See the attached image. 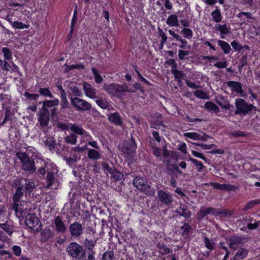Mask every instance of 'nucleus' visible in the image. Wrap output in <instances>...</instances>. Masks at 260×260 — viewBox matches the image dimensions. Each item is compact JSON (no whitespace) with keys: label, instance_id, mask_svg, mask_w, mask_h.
<instances>
[{"label":"nucleus","instance_id":"obj_49","mask_svg":"<svg viewBox=\"0 0 260 260\" xmlns=\"http://www.w3.org/2000/svg\"><path fill=\"white\" fill-rule=\"evenodd\" d=\"M182 231V236H187L191 230V227L188 223H184L183 225L180 227Z\"/></svg>","mask_w":260,"mask_h":260},{"label":"nucleus","instance_id":"obj_50","mask_svg":"<svg viewBox=\"0 0 260 260\" xmlns=\"http://www.w3.org/2000/svg\"><path fill=\"white\" fill-rule=\"evenodd\" d=\"M189 160L194 165H196V166L197 167V170L199 172H202V169L205 168V166L201 161H198V160L192 157H189Z\"/></svg>","mask_w":260,"mask_h":260},{"label":"nucleus","instance_id":"obj_63","mask_svg":"<svg viewBox=\"0 0 260 260\" xmlns=\"http://www.w3.org/2000/svg\"><path fill=\"white\" fill-rule=\"evenodd\" d=\"M231 45L235 51H240L243 49V46L241 45L236 41L231 42Z\"/></svg>","mask_w":260,"mask_h":260},{"label":"nucleus","instance_id":"obj_62","mask_svg":"<svg viewBox=\"0 0 260 260\" xmlns=\"http://www.w3.org/2000/svg\"><path fill=\"white\" fill-rule=\"evenodd\" d=\"M8 221H6L4 223H0V228L3 229L6 232H7L9 235H11L13 233V231L11 230V229L8 225Z\"/></svg>","mask_w":260,"mask_h":260},{"label":"nucleus","instance_id":"obj_5","mask_svg":"<svg viewBox=\"0 0 260 260\" xmlns=\"http://www.w3.org/2000/svg\"><path fill=\"white\" fill-rule=\"evenodd\" d=\"M104 90L108 94L115 95L117 92H135L134 90L127 89V86L125 84L120 85L115 83H111V84H105L103 86Z\"/></svg>","mask_w":260,"mask_h":260},{"label":"nucleus","instance_id":"obj_44","mask_svg":"<svg viewBox=\"0 0 260 260\" xmlns=\"http://www.w3.org/2000/svg\"><path fill=\"white\" fill-rule=\"evenodd\" d=\"M91 71L94 76L95 83L97 84L101 83L103 79L102 77L100 75L99 72L94 68H92Z\"/></svg>","mask_w":260,"mask_h":260},{"label":"nucleus","instance_id":"obj_42","mask_svg":"<svg viewBox=\"0 0 260 260\" xmlns=\"http://www.w3.org/2000/svg\"><path fill=\"white\" fill-rule=\"evenodd\" d=\"M88 157L93 160H97L100 158V153L95 149H89L88 151Z\"/></svg>","mask_w":260,"mask_h":260},{"label":"nucleus","instance_id":"obj_33","mask_svg":"<svg viewBox=\"0 0 260 260\" xmlns=\"http://www.w3.org/2000/svg\"><path fill=\"white\" fill-rule=\"evenodd\" d=\"M97 105L103 109H106L110 106L109 103L108 102L107 99L101 96L99 99L95 101Z\"/></svg>","mask_w":260,"mask_h":260},{"label":"nucleus","instance_id":"obj_56","mask_svg":"<svg viewBox=\"0 0 260 260\" xmlns=\"http://www.w3.org/2000/svg\"><path fill=\"white\" fill-rule=\"evenodd\" d=\"M181 34L186 38L191 39L192 37V31L190 28H184L181 31Z\"/></svg>","mask_w":260,"mask_h":260},{"label":"nucleus","instance_id":"obj_8","mask_svg":"<svg viewBox=\"0 0 260 260\" xmlns=\"http://www.w3.org/2000/svg\"><path fill=\"white\" fill-rule=\"evenodd\" d=\"M25 224L31 230H35V228H36L37 232H39L42 226L41 222L35 214H27L25 217Z\"/></svg>","mask_w":260,"mask_h":260},{"label":"nucleus","instance_id":"obj_39","mask_svg":"<svg viewBox=\"0 0 260 260\" xmlns=\"http://www.w3.org/2000/svg\"><path fill=\"white\" fill-rule=\"evenodd\" d=\"M69 125H71L70 127V129L75 134L79 135H83L84 134V131L80 126L76 124H70Z\"/></svg>","mask_w":260,"mask_h":260},{"label":"nucleus","instance_id":"obj_61","mask_svg":"<svg viewBox=\"0 0 260 260\" xmlns=\"http://www.w3.org/2000/svg\"><path fill=\"white\" fill-rule=\"evenodd\" d=\"M24 96L26 97L27 99H30L32 100L37 101L38 98L40 97V94L36 93H30L28 92H25Z\"/></svg>","mask_w":260,"mask_h":260},{"label":"nucleus","instance_id":"obj_45","mask_svg":"<svg viewBox=\"0 0 260 260\" xmlns=\"http://www.w3.org/2000/svg\"><path fill=\"white\" fill-rule=\"evenodd\" d=\"M65 142L72 145H75L77 142V136L74 134H71L64 138Z\"/></svg>","mask_w":260,"mask_h":260},{"label":"nucleus","instance_id":"obj_14","mask_svg":"<svg viewBox=\"0 0 260 260\" xmlns=\"http://www.w3.org/2000/svg\"><path fill=\"white\" fill-rule=\"evenodd\" d=\"M52 224L54 225V228L57 232L62 234L66 232L67 228L62 219L59 216L55 217L52 221Z\"/></svg>","mask_w":260,"mask_h":260},{"label":"nucleus","instance_id":"obj_36","mask_svg":"<svg viewBox=\"0 0 260 260\" xmlns=\"http://www.w3.org/2000/svg\"><path fill=\"white\" fill-rule=\"evenodd\" d=\"M205 108L209 111H213L215 113H218L220 111L218 107L212 102H207L205 104Z\"/></svg>","mask_w":260,"mask_h":260},{"label":"nucleus","instance_id":"obj_17","mask_svg":"<svg viewBox=\"0 0 260 260\" xmlns=\"http://www.w3.org/2000/svg\"><path fill=\"white\" fill-rule=\"evenodd\" d=\"M83 90L87 96L92 99L98 98L95 89L88 82H84Z\"/></svg>","mask_w":260,"mask_h":260},{"label":"nucleus","instance_id":"obj_13","mask_svg":"<svg viewBox=\"0 0 260 260\" xmlns=\"http://www.w3.org/2000/svg\"><path fill=\"white\" fill-rule=\"evenodd\" d=\"M157 197L161 204L167 206H170L173 202L172 194L163 190H159L158 192Z\"/></svg>","mask_w":260,"mask_h":260},{"label":"nucleus","instance_id":"obj_19","mask_svg":"<svg viewBox=\"0 0 260 260\" xmlns=\"http://www.w3.org/2000/svg\"><path fill=\"white\" fill-rule=\"evenodd\" d=\"M215 101L221 108L226 110H230L231 112L233 111L234 109L233 106L231 105L229 102L223 96L217 97L215 99Z\"/></svg>","mask_w":260,"mask_h":260},{"label":"nucleus","instance_id":"obj_43","mask_svg":"<svg viewBox=\"0 0 260 260\" xmlns=\"http://www.w3.org/2000/svg\"><path fill=\"white\" fill-rule=\"evenodd\" d=\"M111 177L114 179L115 181L120 180L123 178V174L118 172L116 169H114L110 173Z\"/></svg>","mask_w":260,"mask_h":260},{"label":"nucleus","instance_id":"obj_64","mask_svg":"<svg viewBox=\"0 0 260 260\" xmlns=\"http://www.w3.org/2000/svg\"><path fill=\"white\" fill-rule=\"evenodd\" d=\"M64 159L66 161L67 163L68 164V165L72 168H75L77 167L75 164L76 162L75 159H73L71 157H64Z\"/></svg>","mask_w":260,"mask_h":260},{"label":"nucleus","instance_id":"obj_55","mask_svg":"<svg viewBox=\"0 0 260 260\" xmlns=\"http://www.w3.org/2000/svg\"><path fill=\"white\" fill-rule=\"evenodd\" d=\"M95 252L93 250L88 251L87 255L86 253L84 256L81 258V260H95L94 254Z\"/></svg>","mask_w":260,"mask_h":260},{"label":"nucleus","instance_id":"obj_30","mask_svg":"<svg viewBox=\"0 0 260 260\" xmlns=\"http://www.w3.org/2000/svg\"><path fill=\"white\" fill-rule=\"evenodd\" d=\"M59 102L57 99L44 101L42 102L43 106L42 108L48 109V108L57 106L59 105Z\"/></svg>","mask_w":260,"mask_h":260},{"label":"nucleus","instance_id":"obj_15","mask_svg":"<svg viewBox=\"0 0 260 260\" xmlns=\"http://www.w3.org/2000/svg\"><path fill=\"white\" fill-rule=\"evenodd\" d=\"M41 233V241L42 242H46L50 239H52L54 236V232L50 228H45L41 230L40 229Z\"/></svg>","mask_w":260,"mask_h":260},{"label":"nucleus","instance_id":"obj_60","mask_svg":"<svg viewBox=\"0 0 260 260\" xmlns=\"http://www.w3.org/2000/svg\"><path fill=\"white\" fill-rule=\"evenodd\" d=\"M193 94L196 96H197L200 99H205L208 98L206 93H205V92H204L203 90H196L194 92Z\"/></svg>","mask_w":260,"mask_h":260},{"label":"nucleus","instance_id":"obj_54","mask_svg":"<svg viewBox=\"0 0 260 260\" xmlns=\"http://www.w3.org/2000/svg\"><path fill=\"white\" fill-rule=\"evenodd\" d=\"M77 5L76 4V9L75 10V11L74 12V15H73V17L72 19L71 30H70V35L72 34L73 31L74 30V25L77 22Z\"/></svg>","mask_w":260,"mask_h":260},{"label":"nucleus","instance_id":"obj_11","mask_svg":"<svg viewBox=\"0 0 260 260\" xmlns=\"http://www.w3.org/2000/svg\"><path fill=\"white\" fill-rule=\"evenodd\" d=\"M69 231L72 237L79 238L83 233V226L82 224L78 222H74L70 225Z\"/></svg>","mask_w":260,"mask_h":260},{"label":"nucleus","instance_id":"obj_28","mask_svg":"<svg viewBox=\"0 0 260 260\" xmlns=\"http://www.w3.org/2000/svg\"><path fill=\"white\" fill-rule=\"evenodd\" d=\"M251 220V219L243 218L238 220L237 222L247 223V228L249 230H252L257 229L259 226V222H255L254 223H249Z\"/></svg>","mask_w":260,"mask_h":260},{"label":"nucleus","instance_id":"obj_25","mask_svg":"<svg viewBox=\"0 0 260 260\" xmlns=\"http://www.w3.org/2000/svg\"><path fill=\"white\" fill-rule=\"evenodd\" d=\"M98 239V238H94L93 239L86 238L85 239L84 245L88 251L93 250V247L96 245Z\"/></svg>","mask_w":260,"mask_h":260},{"label":"nucleus","instance_id":"obj_29","mask_svg":"<svg viewBox=\"0 0 260 260\" xmlns=\"http://www.w3.org/2000/svg\"><path fill=\"white\" fill-rule=\"evenodd\" d=\"M23 191H24L23 187L21 185H19V186L16 188L15 193L13 196V201H20L22 197L23 196Z\"/></svg>","mask_w":260,"mask_h":260},{"label":"nucleus","instance_id":"obj_48","mask_svg":"<svg viewBox=\"0 0 260 260\" xmlns=\"http://www.w3.org/2000/svg\"><path fill=\"white\" fill-rule=\"evenodd\" d=\"M2 51L4 54V58L6 60H9L12 59V52L10 49L4 47L2 48Z\"/></svg>","mask_w":260,"mask_h":260},{"label":"nucleus","instance_id":"obj_12","mask_svg":"<svg viewBox=\"0 0 260 260\" xmlns=\"http://www.w3.org/2000/svg\"><path fill=\"white\" fill-rule=\"evenodd\" d=\"M229 247L230 248L236 249L239 245L245 243L246 238L242 236L234 235L229 238Z\"/></svg>","mask_w":260,"mask_h":260},{"label":"nucleus","instance_id":"obj_1","mask_svg":"<svg viewBox=\"0 0 260 260\" xmlns=\"http://www.w3.org/2000/svg\"><path fill=\"white\" fill-rule=\"evenodd\" d=\"M16 156L21 162V169L23 170L30 174L36 171L37 168L35 166L34 159L29 157L27 153L19 151L16 153Z\"/></svg>","mask_w":260,"mask_h":260},{"label":"nucleus","instance_id":"obj_9","mask_svg":"<svg viewBox=\"0 0 260 260\" xmlns=\"http://www.w3.org/2000/svg\"><path fill=\"white\" fill-rule=\"evenodd\" d=\"M16 185H21L24 187V191L26 194H30L36 188V185L34 182L30 181L26 179L17 178L14 180Z\"/></svg>","mask_w":260,"mask_h":260},{"label":"nucleus","instance_id":"obj_18","mask_svg":"<svg viewBox=\"0 0 260 260\" xmlns=\"http://www.w3.org/2000/svg\"><path fill=\"white\" fill-rule=\"evenodd\" d=\"M226 84L228 87L231 88L233 91L240 93L241 96H244L243 94L244 91L242 88V85L240 83L237 81H229L226 82Z\"/></svg>","mask_w":260,"mask_h":260},{"label":"nucleus","instance_id":"obj_40","mask_svg":"<svg viewBox=\"0 0 260 260\" xmlns=\"http://www.w3.org/2000/svg\"><path fill=\"white\" fill-rule=\"evenodd\" d=\"M157 247L159 249V252L162 255H166L171 252V250L164 243H158Z\"/></svg>","mask_w":260,"mask_h":260},{"label":"nucleus","instance_id":"obj_32","mask_svg":"<svg viewBox=\"0 0 260 260\" xmlns=\"http://www.w3.org/2000/svg\"><path fill=\"white\" fill-rule=\"evenodd\" d=\"M56 178L54 173L48 172L46 176L47 185L46 188H49L55 182Z\"/></svg>","mask_w":260,"mask_h":260},{"label":"nucleus","instance_id":"obj_35","mask_svg":"<svg viewBox=\"0 0 260 260\" xmlns=\"http://www.w3.org/2000/svg\"><path fill=\"white\" fill-rule=\"evenodd\" d=\"M60 109L61 111H64L66 109L70 107L69 103L68 101L66 94H61L60 95Z\"/></svg>","mask_w":260,"mask_h":260},{"label":"nucleus","instance_id":"obj_51","mask_svg":"<svg viewBox=\"0 0 260 260\" xmlns=\"http://www.w3.org/2000/svg\"><path fill=\"white\" fill-rule=\"evenodd\" d=\"M171 73L174 75L175 79H182L185 76V74L183 72L179 71L176 69H172Z\"/></svg>","mask_w":260,"mask_h":260},{"label":"nucleus","instance_id":"obj_10","mask_svg":"<svg viewBox=\"0 0 260 260\" xmlns=\"http://www.w3.org/2000/svg\"><path fill=\"white\" fill-rule=\"evenodd\" d=\"M38 116L40 125L42 127L47 126L50 121V113L48 109L42 108L38 112Z\"/></svg>","mask_w":260,"mask_h":260},{"label":"nucleus","instance_id":"obj_46","mask_svg":"<svg viewBox=\"0 0 260 260\" xmlns=\"http://www.w3.org/2000/svg\"><path fill=\"white\" fill-rule=\"evenodd\" d=\"M213 20L216 22L218 23L221 20V15L219 9H216L213 11L211 14Z\"/></svg>","mask_w":260,"mask_h":260},{"label":"nucleus","instance_id":"obj_41","mask_svg":"<svg viewBox=\"0 0 260 260\" xmlns=\"http://www.w3.org/2000/svg\"><path fill=\"white\" fill-rule=\"evenodd\" d=\"M215 29L219 31L221 35H227L229 33V28L227 27L226 24L224 25L216 24L215 26Z\"/></svg>","mask_w":260,"mask_h":260},{"label":"nucleus","instance_id":"obj_52","mask_svg":"<svg viewBox=\"0 0 260 260\" xmlns=\"http://www.w3.org/2000/svg\"><path fill=\"white\" fill-rule=\"evenodd\" d=\"M204 242L206 247L208 249H210V250H213L215 249V243L213 242L212 241L210 240L207 237H204Z\"/></svg>","mask_w":260,"mask_h":260},{"label":"nucleus","instance_id":"obj_26","mask_svg":"<svg viewBox=\"0 0 260 260\" xmlns=\"http://www.w3.org/2000/svg\"><path fill=\"white\" fill-rule=\"evenodd\" d=\"M248 254V250L244 248H240L234 256V260H240L245 258Z\"/></svg>","mask_w":260,"mask_h":260},{"label":"nucleus","instance_id":"obj_37","mask_svg":"<svg viewBox=\"0 0 260 260\" xmlns=\"http://www.w3.org/2000/svg\"><path fill=\"white\" fill-rule=\"evenodd\" d=\"M45 144L48 147L50 151L54 150L56 148V146L58 145V144L56 143L53 138L49 137L48 138L45 142Z\"/></svg>","mask_w":260,"mask_h":260},{"label":"nucleus","instance_id":"obj_6","mask_svg":"<svg viewBox=\"0 0 260 260\" xmlns=\"http://www.w3.org/2000/svg\"><path fill=\"white\" fill-rule=\"evenodd\" d=\"M71 103L77 111H88L91 108V105L90 103L77 97L71 98Z\"/></svg>","mask_w":260,"mask_h":260},{"label":"nucleus","instance_id":"obj_21","mask_svg":"<svg viewBox=\"0 0 260 260\" xmlns=\"http://www.w3.org/2000/svg\"><path fill=\"white\" fill-rule=\"evenodd\" d=\"M178 215L183 216L185 218L186 220H188V218L190 217L191 213L185 208V205H180V207L177 208L175 211Z\"/></svg>","mask_w":260,"mask_h":260},{"label":"nucleus","instance_id":"obj_4","mask_svg":"<svg viewBox=\"0 0 260 260\" xmlns=\"http://www.w3.org/2000/svg\"><path fill=\"white\" fill-rule=\"evenodd\" d=\"M235 106L236 110L235 111V115H246L249 112L253 109H256V107L251 104H248L242 99H237L235 100Z\"/></svg>","mask_w":260,"mask_h":260},{"label":"nucleus","instance_id":"obj_31","mask_svg":"<svg viewBox=\"0 0 260 260\" xmlns=\"http://www.w3.org/2000/svg\"><path fill=\"white\" fill-rule=\"evenodd\" d=\"M166 23L170 26H178L179 25L176 15L171 14L167 19Z\"/></svg>","mask_w":260,"mask_h":260},{"label":"nucleus","instance_id":"obj_47","mask_svg":"<svg viewBox=\"0 0 260 260\" xmlns=\"http://www.w3.org/2000/svg\"><path fill=\"white\" fill-rule=\"evenodd\" d=\"M102 260H115L114 252L112 250L106 251L102 255Z\"/></svg>","mask_w":260,"mask_h":260},{"label":"nucleus","instance_id":"obj_20","mask_svg":"<svg viewBox=\"0 0 260 260\" xmlns=\"http://www.w3.org/2000/svg\"><path fill=\"white\" fill-rule=\"evenodd\" d=\"M167 174L169 175H175L181 174L182 172L180 170L176 164H168L166 168Z\"/></svg>","mask_w":260,"mask_h":260},{"label":"nucleus","instance_id":"obj_34","mask_svg":"<svg viewBox=\"0 0 260 260\" xmlns=\"http://www.w3.org/2000/svg\"><path fill=\"white\" fill-rule=\"evenodd\" d=\"M13 114L9 108H6L5 110V117L3 121L0 123V127L5 125V124L9 120H12Z\"/></svg>","mask_w":260,"mask_h":260},{"label":"nucleus","instance_id":"obj_7","mask_svg":"<svg viewBox=\"0 0 260 260\" xmlns=\"http://www.w3.org/2000/svg\"><path fill=\"white\" fill-rule=\"evenodd\" d=\"M137 148L135 140L133 137H131L129 142H124L123 144L122 151L127 157L135 156L136 150Z\"/></svg>","mask_w":260,"mask_h":260},{"label":"nucleus","instance_id":"obj_38","mask_svg":"<svg viewBox=\"0 0 260 260\" xmlns=\"http://www.w3.org/2000/svg\"><path fill=\"white\" fill-rule=\"evenodd\" d=\"M218 43L224 54H227L230 53L231 50V48L227 42L222 40H218Z\"/></svg>","mask_w":260,"mask_h":260},{"label":"nucleus","instance_id":"obj_24","mask_svg":"<svg viewBox=\"0 0 260 260\" xmlns=\"http://www.w3.org/2000/svg\"><path fill=\"white\" fill-rule=\"evenodd\" d=\"M210 214V207H202L197 214V219L201 221L206 215Z\"/></svg>","mask_w":260,"mask_h":260},{"label":"nucleus","instance_id":"obj_3","mask_svg":"<svg viewBox=\"0 0 260 260\" xmlns=\"http://www.w3.org/2000/svg\"><path fill=\"white\" fill-rule=\"evenodd\" d=\"M67 254L76 260H81L85 254V250L80 244L72 242L67 247L66 250Z\"/></svg>","mask_w":260,"mask_h":260},{"label":"nucleus","instance_id":"obj_27","mask_svg":"<svg viewBox=\"0 0 260 260\" xmlns=\"http://www.w3.org/2000/svg\"><path fill=\"white\" fill-rule=\"evenodd\" d=\"M64 67H66V68L64 72L66 73H68L70 71L74 69L84 70L85 69L84 65L82 63L72 65H68L67 63H66L64 64Z\"/></svg>","mask_w":260,"mask_h":260},{"label":"nucleus","instance_id":"obj_57","mask_svg":"<svg viewBox=\"0 0 260 260\" xmlns=\"http://www.w3.org/2000/svg\"><path fill=\"white\" fill-rule=\"evenodd\" d=\"M220 217H230L232 216L234 214V211L233 210H228V209H220Z\"/></svg>","mask_w":260,"mask_h":260},{"label":"nucleus","instance_id":"obj_58","mask_svg":"<svg viewBox=\"0 0 260 260\" xmlns=\"http://www.w3.org/2000/svg\"><path fill=\"white\" fill-rule=\"evenodd\" d=\"M71 91L75 96H81L82 95L81 91L79 89L78 86L76 85L72 86L69 87Z\"/></svg>","mask_w":260,"mask_h":260},{"label":"nucleus","instance_id":"obj_59","mask_svg":"<svg viewBox=\"0 0 260 260\" xmlns=\"http://www.w3.org/2000/svg\"><path fill=\"white\" fill-rule=\"evenodd\" d=\"M12 26L17 29H23L27 28L28 26L21 22L18 21H14L12 22Z\"/></svg>","mask_w":260,"mask_h":260},{"label":"nucleus","instance_id":"obj_53","mask_svg":"<svg viewBox=\"0 0 260 260\" xmlns=\"http://www.w3.org/2000/svg\"><path fill=\"white\" fill-rule=\"evenodd\" d=\"M257 204H260V201H256V200L250 201L249 202H248L247 203V204L245 206V207L243 209V210L244 211H246L248 210L253 208L255 205H256Z\"/></svg>","mask_w":260,"mask_h":260},{"label":"nucleus","instance_id":"obj_2","mask_svg":"<svg viewBox=\"0 0 260 260\" xmlns=\"http://www.w3.org/2000/svg\"><path fill=\"white\" fill-rule=\"evenodd\" d=\"M133 185L141 192L144 193L148 196L154 197L155 195V189L152 188L148 183L147 180L145 177L136 176L134 177L133 182Z\"/></svg>","mask_w":260,"mask_h":260},{"label":"nucleus","instance_id":"obj_22","mask_svg":"<svg viewBox=\"0 0 260 260\" xmlns=\"http://www.w3.org/2000/svg\"><path fill=\"white\" fill-rule=\"evenodd\" d=\"M109 120L116 125H121L123 123V121L118 113L110 114L108 116Z\"/></svg>","mask_w":260,"mask_h":260},{"label":"nucleus","instance_id":"obj_16","mask_svg":"<svg viewBox=\"0 0 260 260\" xmlns=\"http://www.w3.org/2000/svg\"><path fill=\"white\" fill-rule=\"evenodd\" d=\"M184 135L186 137H187L190 139L200 140L202 141H206L207 139L210 138V136L203 133L201 134H198L197 133L189 132L186 133Z\"/></svg>","mask_w":260,"mask_h":260},{"label":"nucleus","instance_id":"obj_23","mask_svg":"<svg viewBox=\"0 0 260 260\" xmlns=\"http://www.w3.org/2000/svg\"><path fill=\"white\" fill-rule=\"evenodd\" d=\"M36 89H38V92L41 95L45 97H48L50 99L53 98V95L48 88H42L39 84H37L35 86Z\"/></svg>","mask_w":260,"mask_h":260}]
</instances>
